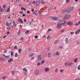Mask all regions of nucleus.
Here are the masks:
<instances>
[{
	"label": "nucleus",
	"instance_id": "7ed1b4c3",
	"mask_svg": "<svg viewBox=\"0 0 80 80\" xmlns=\"http://www.w3.org/2000/svg\"><path fill=\"white\" fill-rule=\"evenodd\" d=\"M59 23L61 24V25H64L65 23V21H62L59 22Z\"/></svg>",
	"mask_w": 80,
	"mask_h": 80
},
{
	"label": "nucleus",
	"instance_id": "603ef678",
	"mask_svg": "<svg viewBox=\"0 0 80 80\" xmlns=\"http://www.w3.org/2000/svg\"><path fill=\"white\" fill-rule=\"evenodd\" d=\"M27 13H29V14L30 13V11H27Z\"/></svg>",
	"mask_w": 80,
	"mask_h": 80
},
{
	"label": "nucleus",
	"instance_id": "a18cd8bd",
	"mask_svg": "<svg viewBox=\"0 0 80 80\" xmlns=\"http://www.w3.org/2000/svg\"><path fill=\"white\" fill-rule=\"evenodd\" d=\"M73 33H74V32H71L70 33V34H71V35H73Z\"/></svg>",
	"mask_w": 80,
	"mask_h": 80
},
{
	"label": "nucleus",
	"instance_id": "f8f14e48",
	"mask_svg": "<svg viewBox=\"0 0 80 80\" xmlns=\"http://www.w3.org/2000/svg\"><path fill=\"white\" fill-rule=\"evenodd\" d=\"M39 4H40V2H39L38 1L36 2V6H38V5H39Z\"/></svg>",
	"mask_w": 80,
	"mask_h": 80
},
{
	"label": "nucleus",
	"instance_id": "a19ab883",
	"mask_svg": "<svg viewBox=\"0 0 80 80\" xmlns=\"http://www.w3.org/2000/svg\"><path fill=\"white\" fill-rule=\"evenodd\" d=\"M19 13H20V14H22V13H23V11H20L19 12Z\"/></svg>",
	"mask_w": 80,
	"mask_h": 80
},
{
	"label": "nucleus",
	"instance_id": "49530a36",
	"mask_svg": "<svg viewBox=\"0 0 80 80\" xmlns=\"http://www.w3.org/2000/svg\"><path fill=\"white\" fill-rule=\"evenodd\" d=\"M38 36H35V38H38Z\"/></svg>",
	"mask_w": 80,
	"mask_h": 80
},
{
	"label": "nucleus",
	"instance_id": "a878e982",
	"mask_svg": "<svg viewBox=\"0 0 80 80\" xmlns=\"http://www.w3.org/2000/svg\"><path fill=\"white\" fill-rule=\"evenodd\" d=\"M23 71H25V72H27V69L26 68H24L23 69Z\"/></svg>",
	"mask_w": 80,
	"mask_h": 80
},
{
	"label": "nucleus",
	"instance_id": "774afa93",
	"mask_svg": "<svg viewBox=\"0 0 80 80\" xmlns=\"http://www.w3.org/2000/svg\"><path fill=\"white\" fill-rule=\"evenodd\" d=\"M2 79H3V80H4V79H5V77H3L2 78Z\"/></svg>",
	"mask_w": 80,
	"mask_h": 80
},
{
	"label": "nucleus",
	"instance_id": "2f4dec72",
	"mask_svg": "<svg viewBox=\"0 0 80 80\" xmlns=\"http://www.w3.org/2000/svg\"><path fill=\"white\" fill-rule=\"evenodd\" d=\"M11 28V26L7 28V30H9Z\"/></svg>",
	"mask_w": 80,
	"mask_h": 80
},
{
	"label": "nucleus",
	"instance_id": "4468645a",
	"mask_svg": "<svg viewBox=\"0 0 80 80\" xmlns=\"http://www.w3.org/2000/svg\"><path fill=\"white\" fill-rule=\"evenodd\" d=\"M42 55H40L38 57V59H39V60H41V59H42Z\"/></svg>",
	"mask_w": 80,
	"mask_h": 80
},
{
	"label": "nucleus",
	"instance_id": "c9c22d12",
	"mask_svg": "<svg viewBox=\"0 0 80 80\" xmlns=\"http://www.w3.org/2000/svg\"><path fill=\"white\" fill-rule=\"evenodd\" d=\"M40 3H42V2H43V0H39V1H38Z\"/></svg>",
	"mask_w": 80,
	"mask_h": 80
},
{
	"label": "nucleus",
	"instance_id": "7c9ffc66",
	"mask_svg": "<svg viewBox=\"0 0 80 80\" xmlns=\"http://www.w3.org/2000/svg\"><path fill=\"white\" fill-rule=\"evenodd\" d=\"M15 73V71H12L11 72V73L12 75L13 74V73Z\"/></svg>",
	"mask_w": 80,
	"mask_h": 80
},
{
	"label": "nucleus",
	"instance_id": "13d9d810",
	"mask_svg": "<svg viewBox=\"0 0 80 80\" xmlns=\"http://www.w3.org/2000/svg\"><path fill=\"white\" fill-rule=\"evenodd\" d=\"M27 21V19H24V22H25Z\"/></svg>",
	"mask_w": 80,
	"mask_h": 80
},
{
	"label": "nucleus",
	"instance_id": "0e129e2a",
	"mask_svg": "<svg viewBox=\"0 0 80 80\" xmlns=\"http://www.w3.org/2000/svg\"><path fill=\"white\" fill-rule=\"evenodd\" d=\"M7 50H6L4 51V53H7Z\"/></svg>",
	"mask_w": 80,
	"mask_h": 80
},
{
	"label": "nucleus",
	"instance_id": "c03bdc74",
	"mask_svg": "<svg viewBox=\"0 0 80 80\" xmlns=\"http://www.w3.org/2000/svg\"><path fill=\"white\" fill-rule=\"evenodd\" d=\"M78 25H79V24H78V23H76L75 24V26H78Z\"/></svg>",
	"mask_w": 80,
	"mask_h": 80
},
{
	"label": "nucleus",
	"instance_id": "09e8293b",
	"mask_svg": "<svg viewBox=\"0 0 80 80\" xmlns=\"http://www.w3.org/2000/svg\"><path fill=\"white\" fill-rule=\"evenodd\" d=\"M66 1L67 3L69 2L70 0H66Z\"/></svg>",
	"mask_w": 80,
	"mask_h": 80
},
{
	"label": "nucleus",
	"instance_id": "6e6552de",
	"mask_svg": "<svg viewBox=\"0 0 80 80\" xmlns=\"http://www.w3.org/2000/svg\"><path fill=\"white\" fill-rule=\"evenodd\" d=\"M53 19L54 20L57 21V20H58V18L57 17H54L53 18Z\"/></svg>",
	"mask_w": 80,
	"mask_h": 80
},
{
	"label": "nucleus",
	"instance_id": "e433bc0d",
	"mask_svg": "<svg viewBox=\"0 0 80 80\" xmlns=\"http://www.w3.org/2000/svg\"><path fill=\"white\" fill-rule=\"evenodd\" d=\"M50 37V36H48V37L47 38V40H49Z\"/></svg>",
	"mask_w": 80,
	"mask_h": 80
},
{
	"label": "nucleus",
	"instance_id": "c756f323",
	"mask_svg": "<svg viewBox=\"0 0 80 80\" xmlns=\"http://www.w3.org/2000/svg\"><path fill=\"white\" fill-rule=\"evenodd\" d=\"M29 32H30V31H27L25 33L26 34H27V33H29Z\"/></svg>",
	"mask_w": 80,
	"mask_h": 80
},
{
	"label": "nucleus",
	"instance_id": "473e14b6",
	"mask_svg": "<svg viewBox=\"0 0 80 80\" xmlns=\"http://www.w3.org/2000/svg\"><path fill=\"white\" fill-rule=\"evenodd\" d=\"M29 5H32L33 4V3L32 2H29V3H28Z\"/></svg>",
	"mask_w": 80,
	"mask_h": 80
},
{
	"label": "nucleus",
	"instance_id": "b1692460",
	"mask_svg": "<svg viewBox=\"0 0 80 80\" xmlns=\"http://www.w3.org/2000/svg\"><path fill=\"white\" fill-rule=\"evenodd\" d=\"M59 40H57L54 42V44H57Z\"/></svg>",
	"mask_w": 80,
	"mask_h": 80
},
{
	"label": "nucleus",
	"instance_id": "6e6d98bb",
	"mask_svg": "<svg viewBox=\"0 0 80 80\" xmlns=\"http://www.w3.org/2000/svg\"><path fill=\"white\" fill-rule=\"evenodd\" d=\"M14 48H15L16 49H17V46H14Z\"/></svg>",
	"mask_w": 80,
	"mask_h": 80
},
{
	"label": "nucleus",
	"instance_id": "1a4fd4ad",
	"mask_svg": "<svg viewBox=\"0 0 80 80\" xmlns=\"http://www.w3.org/2000/svg\"><path fill=\"white\" fill-rule=\"evenodd\" d=\"M39 73V71L38 70H36L35 72V74L37 75H38V74Z\"/></svg>",
	"mask_w": 80,
	"mask_h": 80
},
{
	"label": "nucleus",
	"instance_id": "5fc2aeb1",
	"mask_svg": "<svg viewBox=\"0 0 80 80\" xmlns=\"http://www.w3.org/2000/svg\"><path fill=\"white\" fill-rule=\"evenodd\" d=\"M40 65V62H38V63H37V65L38 66V65Z\"/></svg>",
	"mask_w": 80,
	"mask_h": 80
},
{
	"label": "nucleus",
	"instance_id": "3c124183",
	"mask_svg": "<svg viewBox=\"0 0 80 80\" xmlns=\"http://www.w3.org/2000/svg\"><path fill=\"white\" fill-rule=\"evenodd\" d=\"M63 71V69H61L60 70V72H62Z\"/></svg>",
	"mask_w": 80,
	"mask_h": 80
},
{
	"label": "nucleus",
	"instance_id": "5701e85b",
	"mask_svg": "<svg viewBox=\"0 0 80 80\" xmlns=\"http://www.w3.org/2000/svg\"><path fill=\"white\" fill-rule=\"evenodd\" d=\"M21 32V30L20 29L19 30V31L18 32V33L19 35H20V32Z\"/></svg>",
	"mask_w": 80,
	"mask_h": 80
},
{
	"label": "nucleus",
	"instance_id": "ea45409f",
	"mask_svg": "<svg viewBox=\"0 0 80 80\" xmlns=\"http://www.w3.org/2000/svg\"><path fill=\"white\" fill-rule=\"evenodd\" d=\"M64 30L63 29L61 31V33H63V32H64Z\"/></svg>",
	"mask_w": 80,
	"mask_h": 80
},
{
	"label": "nucleus",
	"instance_id": "4be33fe9",
	"mask_svg": "<svg viewBox=\"0 0 80 80\" xmlns=\"http://www.w3.org/2000/svg\"><path fill=\"white\" fill-rule=\"evenodd\" d=\"M77 60H78L76 59L75 58L74 59V62L75 63L76 62H77Z\"/></svg>",
	"mask_w": 80,
	"mask_h": 80
},
{
	"label": "nucleus",
	"instance_id": "69168bd1",
	"mask_svg": "<svg viewBox=\"0 0 80 80\" xmlns=\"http://www.w3.org/2000/svg\"><path fill=\"white\" fill-rule=\"evenodd\" d=\"M24 9V7H22L21 8V10H23V9Z\"/></svg>",
	"mask_w": 80,
	"mask_h": 80
},
{
	"label": "nucleus",
	"instance_id": "864d4df0",
	"mask_svg": "<svg viewBox=\"0 0 80 80\" xmlns=\"http://www.w3.org/2000/svg\"><path fill=\"white\" fill-rule=\"evenodd\" d=\"M2 56L3 57H7V56H6L4 54H2Z\"/></svg>",
	"mask_w": 80,
	"mask_h": 80
},
{
	"label": "nucleus",
	"instance_id": "20e7f679",
	"mask_svg": "<svg viewBox=\"0 0 80 80\" xmlns=\"http://www.w3.org/2000/svg\"><path fill=\"white\" fill-rule=\"evenodd\" d=\"M67 24L68 25H69L70 27H71L72 25H73V22H70V21H69L67 23Z\"/></svg>",
	"mask_w": 80,
	"mask_h": 80
},
{
	"label": "nucleus",
	"instance_id": "c85d7f7f",
	"mask_svg": "<svg viewBox=\"0 0 80 80\" xmlns=\"http://www.w3.org/2000/svg\"><path fill=\"white\" fill-rule=\"evenodd\" d=\"M45 61H44V60L42 61V62H41V63L42 64H43V63H45Z\"/></svg>",
	"mask_w": 80,
	"mask_h": 80
},
{
	"label": "nucleus",
	"instance_id": "72a5a7b5",
	"mask_svg": "<svg viewBox=\"0 0 80 80\" xmlns=\"http://www.w3.org/2000/svg\"><path fill=\"white\" fill-rule=\"evenodd\" d=\"M59 53H60L59 52H58L56 53V55H59Z\"/></svg>",
	"mask_w": 80,
	"mask_h": 80
},
{
	"label": "nucleus",
	"instance_id": "bb28decb",
	"mask_svg": "<svg viewBox=\"0 0 80 80\" xmlns=\"http://www.w3.org/2000/svg\"><path fill=\"white\" fill-rule=\"evenodd\" d=\"M35 12L36 14L37 15V14H38V13H39V11H38V10H36Z\"/></svg>",
	"mask_w": 80,
	"mask_h": 80
},
{
	"label": "nucleus",
	"instance_id": "a211bd4d",
	"mask_svg": "<svg viewBox=\"0 0 80 80\" xmlns=\"http://www.w3.org/2000/svg\"><path fill=\"white\" fill-rule=\"evenodd\" d=\"M14 57H18V53H17L16 52L15 53Z\"/></svg>",
	"mask_w": 80,
	"mask_h": 80
},
{
	"label": "nucleus",
	"instance_id": "58836bf2",
	"mask_svg": "<svg viewBox=\"0 0 80 80\" xmlns=\"http://www.w3.org/2000/svg\"><path fill=\"white\" fill-rule=\"evenodd\" d=\"M34 58H35V57H33L31 59V60H33Z\"/></svg>",
	"mask_w": 80,
	"mask_h": 80
},
{
	"label": "nucleus",
	"instance_id": "680f3d73",
	"mask_svg": "<svg viewBox=\"0 0 80 80\" xmlns=\"http://www.w3.org/2000/svg\"><path fill=\"white\" fill-rule=\"evenodd\" d=\"M3 38H6V36H4L2 37Z\"/></svg>",
	"mask_w": 80,
	"mask_h": 80
},
{
	"label": "nucleus",
	"instance_id": "423d86ee",
	"mask_svg": "<svg viewBox=\"0 0 80 80\" xmlns=\"http://www.w3.org/2000/svg\"><path fill=\"white\" fill-rule=\"evenodd\" d=\"M80 32V29H79L78 30H77L76 32H75V33L77 35V34H78L79 32Z\"/></svg>",
	"mask_w": 80,
	"mask_h": 80
},
{
	"label": "nucleus",
	"instance_id": "2eb2a0df",
	"mask_svg": "<svg viewBox=\"0 0 80 80\" xmlns=\"http://www.w3.org/2000/svg\"><path fill=\"white\" fill-rule=\"evenodd\" d=\"M34 55V53H32L30 55L29 57H32V56H33Z\"/></svg>",
	"mask_w": 80,
	"mask_h": 80
},
{
	"label": "nucleus",
	"instance_id": "0eeeda50",
	"mask_svg": "<svg viewBox=\"0 0 80 80\" xmlns=\"http://www.w3.org/2000/svg\"><path fill=\"white\" fill-rule=\"evenodd\" d=\"M13 62V58H10L8 61V63H10V62Z\"/></svg>",
	"mask_w": 80,
	"mask_h": 80
},
{
	"label": "nucleus",
	"instance_id": "9b49d317",
	"mask_svg": "<svg viewBox=\"0 0 80 80\" xmlns=\"http://www.w3.org/2000/svg\"><path fill=\"white\" fill-rule=\"evenodd\" d=\"M6 25H7V27H8L10 25V23L8 22H6Z\"/></svg>",
	"mask_w": 80,
	"mask_h": 80
},
{
	"label": "nucleus",
	"instance_id": "ddd939ff",
	"mask_svg": "<svg viewBox=\"0 0 80 80\" xmlns=\"http://www.w3.org/2000/svg\"><path fill=\"white\" fill-rule=\"evenodd\" d=\"M49 70V68H46L45 69V72H48Z\"/></svg>",
	"mask_w": 80,
	"mask_h": 80
},
{
	"label": "nucleus",
	"instance_id": "412c9836",
	"mask_svg": "<svg viewBox=\"0 0 80 80\" xmlns=\"http://www.w3.org/2000/svg\"><path fill=\"white\" fill-rule=\"evenodd\" d=\"M10 10V9L9 8H8L6 10L7 12H8Z\"/></svg>",
	"mask_w": 80,
	"mask_h": 80
},
{
	"label": "nucleus",
	"instance_id": "338daca9",
	"mask_svg": "<svg viewBox=\"0 0 80 80\" xmlns=\"http://www.w3.org/2000/svg\"><path fill=\"white\" fill-rule=\"evenodd\" d=\"M23 37H22L21 38H20V40H23Z\"/></svg>",
	"mask_w": 80,
	"mask_h": 80
},
{
	"label": "nucleus",
	"instance_id": "f704fd0d",
	"mask_svg": "<svg viewBox=\"0 0 80 80\" xmlns=\"http://www.w3.org/2000/svg\"><path fill=\"white\" fill-rule=\"evenodd\" d=\"M50 53H51L50 52H49L48 53V57H50Z\"/></svg>",
	"mask_w": 80,
	"mask_h": 80
},
{
	"label": "nucleus",
	"instance_id": "e2e57ef3",
	"mask_svg": "<svg viewBox=\"0 0 80 80\" xmlns=\"http://www.w3.org/2000/svg\"><path fill=\"white\" fill-rule=\"evenodd\" d=\"M39 15H40V16H42V13L40 12L39 13Z\"/></svg>",
	"mask_w": 80,
	"mask_h": 80
},
{
	"label": "nucleus",
	"instance_id": "4c0bfd02",
	"mask_svg": "<svg viewBox=\"0 0 80 80\" xmlns=\"http://www.w3.org/2000/svg\"><path fill=\"white\" fill-rule=\"evenodd\" d=\"M75 80H80V78H77Z\"/></svg>",
	"mask_w": 80,
	"mask_h": 80
},
{
	"label": "nucleus",
	"instance_id": "052dcab7",
	"mask_svg": "<svg viewBox=\"0 0 80 80\" xmlns=\"http://www.w3.org/2000/svg\"><path fill=\"white\" fill-rule=\"evenodd\" d=\"M46 10H50V8H46Z\"/></svg>",
	"mask_w": 80,
	"mask_h": 80
},
{
	"label": "nucleus",
	"instance_id": "6ab92c4d",
	"mask_svg": "<svg viewBox=\"0 0 80 80\" xmlns=\"http://www.w3.org/2000/svg\"><path fill=\"white\" fill-rule=\"evenodd\" d=\"M73 63H69L68 64V66H72V65H73Z\"/></svg>",
	"mask_w": 80,
	"mask_h": 80
},
{
	"label": "nucleus",
	"instance_id": "aec40b11",
	"mask_svg": "<svg viewBox=\"0 0 80 80\" xmlns=\"http://www.w3.org/2000/svg\"><path fill=\"white\" fill-rule=\"evenodd\" d=\"M69 63L68 62L65 63V65L66 66H68Z\"/></svg>",
	"mask_w": 80,
	"mask_h": 80
},
{
	"label": "nucleus",
	"instance_id": "bf43d9fd",
	"mask_svg": "<svg viewBox=\"0 0 80 80\" xmlns=\"http://www.w3.org/2000/svg\"><path fill=\"white\" fill-rule=\"evenodd\" d=\"M58 69H56L55 70V72H58Z\"/></svg>",
	"mask_w": 80,
	"mask_h": 80
},
{
	"label": "nucleus",
	"instance_id": "cd10ccee",
	"mask_svg": "<svg viewBox=\"0 0 80 80\" xmlns=\"http://www.w3.org/2000/svg\"><path fill=\"white\" fill-rule=\"evenodd\" d=\"M22 20V19H21L20 18H19L18 19V21H19V22H21Z\"/></svg>",
	"mask_w": 80,
	"mask_h": 80
},
{
	"label": "nucleus",
	"instance_id": "f257e3e1",
	"mask_svg": "<svg viewBox=\"0 0 80 80\" xmlns=\"http://www.w3.org/2000/svg\"><path fill=\"white\" fill-rule=\"evenodd\" d=\"M73 7H72L70 8H69L68 9H67V10H64L62 11V13H65V12H68V13L70 12H71V11H72V10H73Z\"/></svg>",
	"mask_w": 80,
	"mask_h": 80
},
{
	"label": "nucleus",
	"instance_id": "dca6fc26",
	"mask_svg": "<svg viewBox=\"0 0 80 80\" xmlns=\"http://www.w3.org/2000/svg\"><path fill=\"white\" fill-rule=\"evenodd\" d=\"M21 52H22V49H21V48H20L18 51V52L19 53H21Z\"/></svg>",
	"mask_w": 80,
	"mask_h": 80
},
{
	"label": "nucleus",
	"instance_id": "39448f33",
	"mask_svg": "<svg viewBox=\"0 0 80 80\" xmlns=\"http://www.w3.org/2000/svg\"><path fill=\"white\" fill-rule=\"evenodd\" d=\"M68 17H68V15H67L62 18V20H66V19H67Z\"/></svg>",
	"mask_w": 80,
	"mask_h": 80
},
{
	"label": "nucleus",
	"instance_id": "f3484780",
	"mask_svg": "<svg viewBox=\"0 0 80 80\" xmlns=\"http://www.w3.org/2000/svg\"><path fill=\"white\" fill-rule=\"evenodd\" d=\"M10 54L11 57H13V51L12 52L10 53Z\"/></svg>",
	"mask_w": 80,
	"mask_h": 80
},
{
	"label": "nucleus",
	"instance_id": "79ce46f5",
	"mask_svg": "<svg viewBox=\"0 0 80 80\" xmlns=\"http://www.w3.org/2000/svg\"><path fill=\"white\" fill-rule=\"evenodd\" d=\"M33 14H34V15H37V14L36 13V12H33Z\"/></svg>",
	"mask_w": 80,
	"mask_h": 80
},
{
	"label": "nucleus",
	"instance_id": "37998d69",
	"mask_svg": "<svg viewBox=\"0 0 80 80\" xmlns=\"http://www.w3.org/2000/svg\"><path fill=\"white\" fill-rule=\"evenodd\" d=\"M78 70H80V65L78 66Z\"/></svg>",
	"mask_w": 80,
	"mask_h": 80
},
{
	"label": "nucleus",
	"instance_id": "4d7b16f0",
	"mask_svg": "<svg viewBox=\"0 0 80 80\" xmlns=\"http://www.w3.org/2000/svg\"><path fill=\"white\" fill-rule=\"evenodd\" d=\"M12 23L13 25H15V21H13L12 22Z\"/></svg>",
	"mask_w": 80,
	"mask_h": 80
},
{
	"label": "nucleus",
	"instance_id": "f03ea898",
	"mask_svg": "<svg viewBox=\"0 0 80 80\" xmlns=\"http://www.w3.org/2000/svg\"><path fill=\"white\" fill-rule=\"evenodd\" d=\"M62 27V25L61 24H60L59 22H58V24L57 25V28H58V29H60Z\"/></svg>",
	"mask_w": 80,
	"mask_h": 80
},
{
	"label": "nucleus",
	"instance_id": "de8ad7c7",
	"mask_svg": "<svg viewBox=\"0 0 80 80\" xmlns=\"http://www.w3.org/2000/svg\"><path fill=\"white\" fill-rule=\"evenodd\" d=\"M50 50V48H47V49H46V50H47V51H48V50Z\"/></svg>",
	"mask_w": 80,
	"mask_h": 80
},
{
	"label": "nucleus",
	"instance_id": "8fccbe9b",
	"mask_svg": "<svg viewBox=\"0 0 80 80\" xmlns=\"http://www.w3.org/2000/svg\"><path fill=\"white\" fill-rule=\"evenodd\" d=\"M6 7V5H3V8H5Z\"/></svg>",
	"mask_w": 80,
	"mask_h": 80
},
{
	"label": "nucleus",
	"instance_id": "393cba45",
	"mask_svg": "<svg viewBox=\"0 0 80 80\" xmlns=\"http://www.w3.org/2000/svg\"><path fill=\"white\" fill-rule=\"evenodd\" d=\"M3 11V8H1L0 9V12H2Z\"/></svg>",
	"mask_w": 80,
	"mask_h": 80
},
{
	"label": "nucleus",
	"instance_id": "9d476101",
	"mask_svg": "<svg viewBox=\"0 0 80 80\" xmlns=\"http://www.w3.org/2000/svg\"><path fill=\"white\" fill-rule=\"evenodd\" d=\"M68 38H66L65 39V41H66V44H67V43H68Z\"/></svg>",
	"mask_w": 80,
	"mask_h": 80
}]
</instances>
